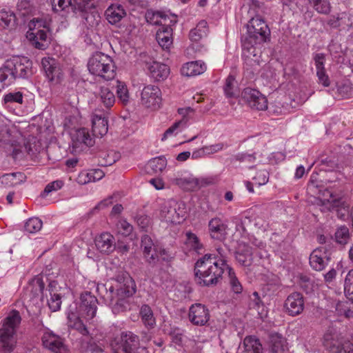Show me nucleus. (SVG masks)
Wrapping results in <instances>:
<instances>
[{
  "label": "nucleus",
  "instance_id": "obj_10",
  "mask_svg": "<svg viewBox=\"0 0 353 353\" xmlns=\"http://www.w3.org/2000/svg\"><path fill=\"white\" fill-rule=\"evenodd\" d=\"M172 20L165 21L156 33V39L163 50L170 52L173 45V30L172 26L176 23V16H172Z\"/></svg>",
  "mask_w": 353,
  "mask_h": 353
},
{
  "label": "nucleus",
  "instance_id": "obj_49",
  "mask_svg": "<svg viewBox=\"0 0 353 353\" xmlns=\"http://www.w3.org/2000/svg\"><path fill=\"white\" fill-rule=\"evenodd\" d=\"M167 165V160L164 157H159L151 159L148 163V166L152 170L154 174L162 172Z\"/></svg>",
  "mask_w": 353,
  "mask_h": 353
},
{
  "label": "nucleus",
  "instance_id": "obj_35",
  "mask_svg": "<svg viewBox=\"0 0 353 353\" xmlns=\"http://www.w3.org/2000/svg\"><path fill=\"white\" fill-rule=\"evenodd\" d=\"M208 32V26L207 21L201 20L194 28L190 30L189 37L192 41L198 42L207 36Z\"/></svg>",
  "mask_w": 353,
  "mask_h": 353
},
{
  "label": "nucleus",
  "instance_id": "obj_58",
  "mask_svg": "<svg viewBox=\"0 0 353 353\" xmlns=\"http://www.w3.org/2000/svg\"><path fill=\"white\" fill-rule=\"evenodd\" d=\"M337 92L342 98H349L353 94V88L350 84L343 83L338 86Z\"/></svg>",
  "mask_w": 353,
  "mask_h": 353
},
{
  "label": "nucleus",
  "instance_id": "obj_8",
  "mask_svg": "<svg viewBox=\"0 0 353 353\" xmlns=\"http://www.w3.org/2000/svg\"><path fill=\"white\" fill-rule=\"evenodd\" d=\"M248 34L251 35L255 40L267 42L270 39V30L266 22L259 17H252L247 24Z\"/></svg>",
  "mask_w": 353,
  "mask_h": 353
},
{
  "label": "nucleus",
  "instance_id": "obj_42",
  "mask_svg": "<svg viewBox=\"0 0 353 353\" xmlns=\"http://www.w3.org/2000/svg\"><path fill=\"white\" fill-rule=\"evenodd\" d=\"M130 297H119L115 294H111V300H114L115 303L112 306L114 314H118L126 312L130 309Z\"/></svg>",
  "mask_w": 353,
  "mask_h": 353
},
{
  "label": "nucleus",
  "instance_id": "obj_25",
  "mask_svg": "<svg viewBox=\"0 0 353 353\" xmlns=\"http://www.w3.org/2000/svg\"><path fill=\"white\" fill-rule=\"evenodd\" d=\"M92 132L94 137H102L108 130V119L104 114H94L92 119Z\"/></svg>",
  "mask_w": 353,
  "mask_h": 353
},
{
  "label": "nucleus",
  "instance_id": "obj_32",
  "mask_svg": "<svg viewBox=\"0 0 353 353\" xmlns=\"http://www.w3.org/2000/svg\"><path fill=\"white\" fill-rule=\"evenodd\" d=\"M243 345L246 353H263L262 343L256 336H246L243 339Z\"/></svg>",
  "mask_w": 353,
  "mask_h": 353
},
{
  "label": "nucleus",
  "instance_id": "obj_51",
  "mask_svg": "<svg viewBox=\"0 0 353 353\" xmlns=\"http://www.w3.org/2000/svg\"><path fill=\"white\" fill-rule=\"evenodd\" d=\"M228 270L232 290L236 294L241 293L243 291V286L238 278L236 276L234 271L230 266L228 267Z\"/></svg>",
  "mask_w": 353,
  "mask_h": 353
},
{
  "label": "nucleus",
  "instance_id": "obj_6",
  "mask_svg": "<svg viewBox=\"0 0 353 353\" xmlns=\"http://www.w3.org/2000/svg\"><path fill=\"white\" fill-rule=\"evenodd\" d=\"M41 340L43 347L52 353H70L65 339L49 329L43 332Z\"/></svg>",
  "mask_w": 353,
  "mask_h": 353
},
{
  "label": "nucleus",
  "instance_id": "obj_43",
  "mask_svg": "<svg viewBox=\"0 0 353 353\" xmlns=\"http://www.w3.org/2000/svg\"><path fill=\"white\" fill-rule=\"evenodd\" d=\"M175 183L185 191H196L199 190L197 178H176Z\"/></svg>",
  "mask_w": 353,
  "mask_h": 353
},
{
  "label": "nucleus",
  "instance_id": "obj_47",
  "mask_svg": "<svg viewBox=\"0 0 353 353\" xmlns=\"http://www.w3.org/2000/svg\"><path fill=\"white\" fill-rule=\"evenodd\" d=\"M68 4L74 10L80 12H88L95 8L91 0H69Z\"/></svg>",
  "mask_w": 353,
  "mask_h": 353
},
{
  "label": "nucleus",
  "instance_id": "obj_50",
  "mask_svg": "<svg viewBox=\"0 0 353 353\" xmlns=\"http://www.w3.org/2000/svg\"><path fill=\"white\" fill-rule=\"evenodd\" d=\"M10 135L9 121L6 118L0 116V141H9Z\"/></svg>",
  "mask_w": 353,
  "mask_h": 353
},
{
  "label": "nucleus",
  "instance_id": "obj_61",
  "mask_svg": "<svg viewBox=\"0 0 353 353\" xmlns=\"http://www.w3.org/2000/svg\"><path fill=\"white\" fill-rule=\"evenodd\" d=\"M334 194L329 189H323L319 191L318 199L321 203L322 205H326L329 203L330 201L332 199Z\"/></svg>",
  "mask_w": 353,
  "mask_h": 353
},
{
  "label": "nucleus",
  "instance_id": "obj_3",
  "mask_svg": "<svg viewBox=\"0 0 353 353\" xmlns=\"http://www.w3.org/2000/svg\"><path fill=\"white\" fill-rule=\"evenodd\" d=\"M88 68L92 74L105 81L114 79L117 74L113 60L102 52H96L90 58Z\"/></svg>",
  "mask_w": 353,
  "mask_h": 353
},
{
  "label": "nucleus",
  "instance_id": "obj_14",
  "mask_svg": "<svg viewBox=\"0 0 353 353\" xmlns=\"http://www.w3.org/2000/svg\"><path fill=\"white\" fill-rule=\"evenodd\" d=\"M177 112L181 116V119L174 123L173 125L165 130L163 134V139L174 132H178L184 130L189 121L192 119L194 115V110L190 107L179 108Z\"/></svg>",
  "mask_w": 353,
  "mask_h": 353
},
{
  "label": "nucleus",
  "instance_id": "obj_5",
  "mask_svg": "<svg viewBox=\"0 0 353 353\" xmlns=\"http://www.w3.org/2000/svg\"><path fill=\"white\" fill-rule=\"evenodd\" d=\"M114 283L110 288V292L119 297H131L136 292V285L132 278L122 272L113 279Z\"/></svg>",
  "mask_w": 353,
  "mask_h": 353
},
{
  "label": "nucleus",
  "instance_id": "obj_33",
  "mask_svg": "<svg viewBox=\"0 0 353 353\" xmlns=\"http://www.w3.org/2000/svg\"><path fill=\"white\" fill-rule=\"evenodd\" d=\"M17 19L15 14L10 10L3 9L0 10V28L14 29L17 25Z\"/></svg>",
  "mask_w": 353,
  "mask_h": 353
},
{
  "label": "nucleus",
  "instance_id": "obj_40",
  "mask_svg": "<svg viewBox=\"0 0 353 353\" xmlns=\"http://www.w3.org/2000/svg\"><path fill=\"white\" fill-rule=\"evenodd\" d=\"M145 19L147 22L152 25H159L163 26L165 21H169L172 20L170 17L161 12H154L152 10L147 11L145 14Z\"/></svg>",
  "mask_w": 353,
  "mask_h": 353
},
{
  "label": "nucleus",
  "instance_id": "obj_26",
  "mask_svg": "<svg viewBox=\"0 0 353 353\" xmlns=\"http://www.w3.org/2000/svg\"><path fill=\"white\" fill-rule=\"evenodd\" d=\"M325 23L330 29H337L342 26L350 27L352 26L351 15L348 12H343L331 16Z\"/></svg>",
  "mask_w": 353,
  "mask_h": 353
},
{
  "label": "nucleus",
  "instance_id": "obj_19",
  "mask_svg": "<svg viewBox=\"0 0 353 353\" xmlns=\"http://www.w3.org/2000/svg\"><path fill=\"white\" fill-rule=\"evenodd\" d=\"M150 77L156 82L164 81L170 73V67L163 63L153 61L148 66Z\"/></svg>",
  "mask_w": 353,
  "mask_h": 353
},
{
  "label": "nucleus",
  "instance_id": "obj_20",
  "mask_svg": "<svg viewBox=\"0 0 353 353\" xmlns=\"http://www.w3.org/2000/svg\"><path fill=\"white\" fill-rule=\"evenodd\" d=\"M41 64L48 80L59 82L61 72L56 60L50 57H44L41 60Z\"/></svg>",
  "mask_w": 353,
  "mask_h": 353
},
{
  "label": "nucleus",
  "instance_id": "obj_44",
  "mask_svg": "<svg viewBox=\"0 0 353 353\" xmlns=\"http://www.w3.org/2000/svg\"><path fill=\"white\" fill-rule=\"evenodd\" d=\"M351 239V233L346 225H341L336 228L334 233V241L341 245H345Z\"/></svg>",
  "mask_w": 353,
  "mask_h": 353
},
{
  "label": "nucleus",
  "instance_id": "obj_36",
  "mask_svg": "<svg viewBox=\"0 0 353 353\" xmlns=\"http://www.w3.org/2000/svg\"><path fill=\"white\" fill-rule=\"evenodd\" d=\"M185 245L198 254H202L204 250V245L201 242L197 235L191 231H188L185 233Z\"/></svg>",
  "mask_w": 353,
  "mask_h": 353
},
{
  "label": "nucleus",
  "instance_id": "obj_30",
  "mask_svg": "<svg viewBox=\"0 0 353 353\" xmlns=\"http://www.w3.org/2000/svg\"><path fill=\"white\" fill-rule=\"evenodd\" d=\"M206 66L204 63L195 61L186 63L181 68V73L186 77L196 76L205 72Z\"/></svg>",
  "mask_w": 353,
  "mask_h": 353
},
{
  "label": "nucleus",
  "instance_id": "obj_39",
  "mask_svg": "<svg viewBox=\"0 0 353 353\" xmlns=\"http://www.w3.org/2000/svg\"><path fill=\"white\" fill-rule=\"evenodd\" d=\"M74 142L77 146L83 144L86 146L90 147L94 144V139L91 137L88 129L83 128L76 131Z\"/></svg>",
  "mask_w": 353,
  "mask_h": 353
},
{
  "label": "nucleus",
  "instance_id": "obj_27",
  "mask_svg": "<svg viewBox=\"0 0 353 353\" xmlns=\"http://www.w3.org/2000/svg\"><path fill=\"white\" fill-rule=\"evenodd\" d=\"M21 320L19 312L17 310H12L2 321L0 328L9 330L10 332L16 333V329L20 325Z\"/></svg>",
  "mask_w": 353,
  "mask_h": 353
},
{
  "label": "nucleus",
  "instance_id": "obj_45",
  "mask_svg": "<svg viewBox=\"0 0 353 353\" xmlns=\"http://www.w3.org/2000/svg\"><path fill=\"white\" fill-rule=\"evenodd\" d=\"M314 10L318 13L328 15L332 10L329 0H308Z\"/></svg>",
  "mask_w": 353,
  "mask_h": 353
},
{
  "label": "nucleus",
  "instance_id": "obj_21",
  "mask_svg": "<svg viewBox=\"0 0 353 353\" xmlns=\"http://www.w3.org/2000/svg\"><path fill=\"white\" fill-rule=\"evenodd\" d=\"M16 333L10 332L9 330L0 328V352L11 353L14 351L17 345V341L14 339Z\"/></svg>",
  "mask_w": 353,
  "mask_h": 353
},
{
  "label": "nucleus",
  "instance_id": "obj_46",
  "mask_svg": "<svg viewBox=\"0 0 353 353\" xmlns=\"http://www.w3.org/2000/svg\"><path fill=\"white\" fill-rule=\"evenodd\" d=\"M265 42L257 41L255 38L251 35L248 36L242 41V48L244 53L247 52V56L253 55L255 56V50L257 44H263Z\"/></svg>",
  "mask_w": 353,
  "mask_h": 353
},
{
  "label": "nucleus",
  "instance_id": "obj_9",
  "mask_svg": "<svg viewBox=\"0 0 353 353\" xmlns=\"http://www.w3.org/2000/svg\"><path fill=\"white\" fill-rule=\"evenodd\" d=\"M161 91L158 86L148 85L143 88L141 94L143 105L152 110H158L161 104Z\"/></svg>",
  "mask_w": 353,
  "mask_h": 353
},
{
  "label": "nucleus",
  "instance_id": "obj_62",
  "mask_svg": "<svg viewBox=\"0 0 353 353\" xmlns=\"http://www.w3.org/2000/svg\"><path fill=\"white\" fill-rule=\"evenodd\" d=\"M297 277L298 283L304 291L307 292L309 290L312 289V283L308 276L303 274H300Z\"/></svg>",
  "mask_w": 353,
  "mask_h": 353
},
{
  "label": "nucleus",
  "instance_id": "obj_59",
  "mask_svg": "<svg viewBox=\"0 0 353 353\" xmlns=\"http://www.w3.org/2000/svg\"><path fill=\"white\" fill-rule=\"evenodd\" d=\"M48 306L52 312H57L61 308V297L58 294H54L48 301Z\"/></svg>",
  "mask_w": 353,
  "mask_h": 353
},
{
  "label": "nucleus",
  "instance_id": "obj_37",
  "mask_svg": "<svg viewBox=\"0 0 353 353\" xmlns=\"http://www.w3.org/2000/svg\"><path fill=\"white\" fill-rule=\"evenodd\" d=\"M99 99L107 110H109L115 103V96L108 87H101Z\"/></svg>",
  "mask_w": 353,
  "mask_h": 353
},
{
  "label": "nucleus",
  "instance_id": "obj_15",
  "mask_svg": "<svg viewBox=\"0 0 353 353\" xmlns=\"http://www.w3.org/2000/svg\"><path fill=\"white\" fill-rule=\"evenodd\" d=\"M80 310L88 319H93L97 313L98 300L90 292H85L81 294Z\"/></svg>",
  "mask_w": 353,
  "mask_h": 353
},
{
  "label": "nucleus",
  "instance_id": "obj_57",
  "mask_svg": "<svg viewBox=\"0 0 353 353\" xmlns=\"http://www.w3.org/2000/svg\"><path fill=\"white\" fill-rule=\"evenodd\" d=\"M0 81L3 82L6 86L10 85L14 81L13 76L8 70L6 63L0 68Z\"/></svg>",
  "mask_w": 353,
  "mask_h": 353
},
{
  "label": "nucleus",
  "instance_id": "obj_54",
  "mask_svg": "<svg viewBox=\"0 0 353 353\" xmlns=\"http://www.w3.org/2000/svg\"><path fill=\"white\" fill-rule=\"evenodd\" d=\"M344 287L347 298L353 303V270L347 274Z\"/></svg>",
  "mask_w": 353,
  "mask_h": 353
},
{
  "label": "nucleus",
  "instance_id": "obj_60",
  "mask_svg": "<svg viewBox=\"0 0 353 353\" xmlns=\"http://www.w3.org/2000/svg\"><path fill=\"white\" fill-rule=\"evenodd\" d=\"M323 345L330 351H334L335 349H338L335 344L334 336L331 332H327L324 334Z\"/></svg>",
  "mask_w": 353,
  "mask_h": 353
},
{
  "label": "nucleus",
  "instance_id": "obj_2",
  "mask_svg": "<svg viewBox=\"0 0 353 353\" xmlns=\"http://www.w3.org/2000/svg\"><path fill=\"white\" fill-rule=\"evenodd\" d=\"M141 249L145 261L152 268L159 267L162 269L165 263H168L172 260L168 252L159 246L148 234L141 236Z\"/></svg>",
  "mask_w": 353,
  "mask_h": 353
},
{
  "label": "nucleus",
  "instance_id": "obj_17",
  "mask_svg": "<svg viewBox=\"0 0 353 353\" xmlns=\"http://www.w3.org/2000/svg\"><path fill=\"white\" fill-rule=\"evenodd\" d=\"M228 225L219 217L212 218L208 223V231L210 237L216 241H223L227 236Z\"/></svg>",
  "mask_w": 353,
  "mask_h": 353
},
{
  "label": "nucleus",
  "instance_id": "obj_4",
  "mask_svg": "<svg viewBox=\"0 0 353 353\" xmlns=\"http://www.w3.org/2000/svg\"><path fill=\"white\" fill-rule=\"evenodd\" d=\"M110 347L113 353H139L140 339L130 331L123 332L111 340Z\"/></svg>",
  "mask_w": 353,
  "mask_h": 353
},
{
  "label": "nucleus",
  "instance_id": "obj_64",
  "mask_svg": "<svg viewBox=\"0 0 353 353\" xmlns=\"http://www.w3.org/2000/svg\"><path fill=\"white\" fill-rule=\"evenodd\" d=\"M4 101L5 103L16 102L21 104L23 103V94L20 92L8 93L5 95Z\"/></svg>",
  "mask_w": 353,
  "mask_h": 353
},
{
  "label": "nucleus",
  "instance_id": "obj_22",
  "mask_svg": "<svg viewBox=\"0 0 353 353\" xmlns=\"http://www.w3.org/2000/svg\"><path fill=\"white\" fill-rule=\"evenodd\" d=\"M27 38L32 46L38 50H44L48 47V37L47 31L45 30H37L36 32H28Z\"/></svg>",
  "mask_w": 353,
  "mask_h": 353
},
{
  "label": "nucleus",
  "instance_id": "obj_24",
  "mask_svg": "<svg viewBox=\"0 0 353 353\" xmlns=\"http://www.w3.org/2000/svg\"><path fill=\"white\" fill-rule=\"evenodd\" d=\"M234 254L236 260L241 265L244 267L251 265L253 259L252 248L251 246L246 243L241 244Z\"/></svg>",
  "mask_w": 353,
  "mask_h": 353
},
{
  "label": "nucleus",
  "instance_id": "obj_16",
  "mask_svg": "<svg viewBox=\"0 0 353 353\" xmlns=\"http://www.w3.org/2000/svg\"><path fill=\"white\" fill-rule=\"evenodd\" d=\"M185 213L183 212V214H181L177 212L175 205L173 206L170 202H164L161 205L159 215L166 222L177 224L185 219Z\"/></svg>",
  "mask_w": 353,
  "mask_h": 353
},
{
  "label": "nucleus",
  "instance_id": "obj_63",
  "mask_svg": "<svg viewBox=\"0 0 353 353\" xmlns=\"http://www.w3.org/2000/svg\"><path fill=\"white\" fill-rule=\"evenodd\" d=\"M63 181H61V180L54 181L48 183L46 186L42 194L46 195L53 191H57V190L61 189L63 187Z\"/></svg>",
  "mask_w": 353,
  "mask_h": 353
},
{
  "label": "nucleus",
  "instance_id": "obj_53",
  "mask_svg": "<svg viewBox=\"0 0 353 353\" xmlns=\"http://www.w3.org/2000/svg\"><path fill=\"white\" fill-rule=\"evenodd\" d=\"M136 222L142 232H148L152 230L151 219L145 214L137 215Z\"/></svg>",
  "mask_w": 353,
  "mask_h": 353
},
{
  "label": "nucleus",
  "instance_id": "obj_34",
  "mask_svg": "<svg viewBox=\"0 0 353 353\" xmlns=\"http://www.w3.org/2000/svg\"><path fill=\"white\" fill-rule=\"evenodd\" d=\"M139 316L143 325L148 329L154 328L156 325V319L152 308L147 304L141 305Z\"/></svg>",
  "mask_w": 353,
  "mask_h": 353
},
{
  "label": "nucleus",
  "instance_id": "obj_38",
  "mask_svg": "<svg viewBox=\"0 0 353 353\" xmlns=\"http://www.w3.org/2000/svg\"><path fill=\"white\" fill-rule=\"evenodd\" d=\"M99 165L107 167L114 163L117 159V154L112 150L100 151L96 156Z\"/></svg>",
  "mask_w": 353,
  "mask_h": 353
},
{
  "label": "nucleus",
  "instance_id": "obj_23",
  "mask_svg": "<svg viewBox=\"0 0 353 353\" xmlns=\"http://www.w3.org/2000/svg\"><path fill=\"white\" fill-rule=\"evenodd\" d=\"M268 345L271 353H288L287 340L279 333L270 335Z\"/></svg>",
  "mask_w": 353,
  "mask_h": 353
},
{
  "label": "nucleus",
  "instance_id": "obj_12",
  "mask_svg": "<svg viewBox=\"0 0 353 353\" xmlns=\"http://www.w3.org/2000/svg\"><path fill=\"white\" fill-rule=\"evenodd\" d=\"M188 319L196 326H204L208 324L210 313L208 307L202 303L192 304L188 310Z\"/></svg>",
  "mask_w": 353,
  "mask_h": 353
},
{
  "label": "nucleus",
  "instance_id": "obj_1",
  "mask_svg": "<svg viewBox=\"0 0 353 353\" xmlns=\"http://www.w3.org/2000/svg\"><path fill=\"white\" fill-rule=\"evenodd\" d=\"M229 265L227 261L214 254H205L194 263V272L197 284L201 286L216 285L223 278Z\"/></svg>",
  "mask_w": 353,
  "mask_h": 353
},
{
  "label": "nucleus",
  "instance_id": "obj_52",
  "mask_svg": "<svg viewBox=\"0 0 353 353\" xmlns=\"http://www.w3.org/2000/svg\"><path fill=\"white\" fill-rule=\"evenodd\" d=\"M42 221L39 218L33 217L29 219L25 223V230L28 233H35L42 228Z\"/></svg>",
  "mask_w": 353,
  "mask_h": 353
},
{
  "label": "nucleus",
  "instance_id": "obj_29",
  "mask_svg": "<svg viewBox=\"0 0 353 353\" xmlns=\"http://www.w3.org/2000/svg\"><path fill=\"white\" fill-rule=\"evenodd\" d=\"M326 252L322 248H316L312 251L310 256V265L316 271H321L325 267V258Z\"/></svg>",
  "mask_w": 353,
  "mask_h": 353
},
{
  "label": "nucleus",
  "instance_id": "obj_41",
  "mask_svg": "<svg viewBox=\"0 0 353 353\" xmlns=\"http://www.w3.org/2000/svg\"><path fill=\"white\" fill-rule=\"evenodd\" d=\"M223 90L228 98H235L239 95V89L237 86L235 77L230 74L225 79Z\"/></svg>",
  "mask_w": 353,
  "mask_h": 353
},
{
  "label": "nucleus",
  "instance_id": "obj_13",
  "mask_svg": "<svg viewBox=\"0 0 353 353\" xmlns=\"http://www.w3.org/2000/svg\"><path fill=\"white\" fill-rule=\"evenodd\" d=\"M285 312L292 316L301 314L305 307V299L301 292H294L290 294L284 302Z\"/></svg>",
  "mask_w": 353,
  "mask_h": 353
},
{
  "label": "nucleus",
  "instance_id": "obj_11",
  "mask_svg": "<svg viewBox=\"0 0 353 353\" xmlns=\"http://www.w3.org/2000/svg\"><path fill=\"white\" fill-rule=\"evenodd\" d=\"M242 99L253 110H265L268 108V99L259 90L245 88L241 92Z\"/></svg>",
  "mask_w": 353,
  "mask_h": 353
},
{
  "label": "nucleus",
  "instance_id": "obj_55",
  "mask_svg": "<svg viewBox=\"0 0 353 353\" xmlns=\"http://www.w3.org/2000/svg\"><path fill=\"white\" fill-rule=\"evenodd\" d=\"M117 88V94L118 98L123 103H126L129 100V92L126 85L124 83L118 81Z\"/></svg>",
  "mask_w": 353,
  "mask_h": 353
},
{
  "label": "nucleus",
  "instance_id": "obj_28",
  "mask_svg": "<svg viewBox=\"0 0 353 353\" xmlns=\"http://www.w3.org/2000/svg\"><path fill=\"white\" fill-rule=\"evenodd\" d=\"M105 14L110 23L116 24L126 15V12L122 6L112 4L105 10Z\"/></svg>",
  "mask_w": 353,
  "mask_h": 353
},
{
  "label": "nucleus",
  "instance_id": "obj_18",
  "mask_svg": "<svg viewBox=\"0 0 353 353\" xmlns=\"http://www.w3.org/2000/svg\"><path fill=\"white\" fill-rule=\"evenodd\" d=\"M97 249L106 254L112 253L115 249V239L114 236L108 232H104L97 235L94 239Z\"/></svg>",
  "mask_w": 353,
  "mask_h": 353
},
{
  "label": "nucleus",
  "instance_id": "obj_7",
  "mask_svg": "<svg viewBox=\"0 0 353 353\" xmlns=\"http://www.w3.org/2000/svg\"><path fill=\"white\" fill-rule=\"evenodd\" d=\"M5 63L14 80L17 78L26 79L32 74V61L26 57H13Z\"/></svg>",
  "mask_w": 353,
  "mask_h": 353
},
{
  "label": "nucleus",
  "instance_id": "obj_48",
  "mask_svg": "<svg viewBox=\"0 0 353 353\" xmlns=\"http://www.w3.org/2000/svg\"><path fill=\"white\" fill-rule=\"evenodd\" d=\"M327 205H328V207H327L328 210L336 211L338 213V216L340 217H341L342 216L339 215V212L342 209L345 210L346 208H348V206L347 205L345 201H343V198L341 196H339L335 194L333 195L332 199L330 201V202Z\"/></svg>",
  "mask_w": 353,
  "mask_h": 353
},
{
  "label": "nucleus",
  "instance_id": "obj_31",
  "mask_svg": "<svg viewBox=\"0 0 353 353\" xmlns=\"http://www.w3.org/2000/svg\"><path fill=\"white\" fill-rule=\"evenodd\" d=\"M45 283L40 277L33 278L26 288V293L32 299L43 294Z\"/></svg>",
  "mask_w": 353,
  "mask_h": 353
},
{
  "label": "nucleus",
  "instance_id": "obj_56",
  "mask_svg": "<svg viewBox=\"0 0 353 353\" xmlns=\"http://www.w3.org/2000/svg\"><path fill=\"white\" fill-rule=\"evenodd\" d=\"M118 232L122 235L128 236L133 231V226L125 219H121L117 223Z\"/></svg>",
  "mask_w": 353,
  "mask_h": 353
}]
</instances>
